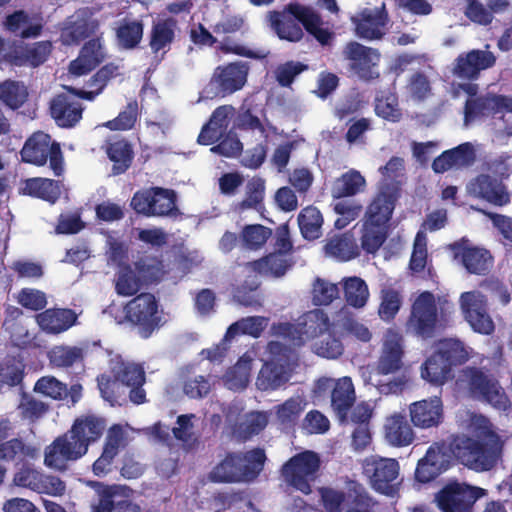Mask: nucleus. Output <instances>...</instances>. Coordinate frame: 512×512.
<instances>
[{
    "label": "nucleus",
    "mask_w": 512,
    "mask_h": 512,
    "mask_svg": "<svg viewBox=\"0 0 512 512\" xmlns=\"http://www.w3.org/2000/svg\"><path fill=\"white\" fill-rule=\"evenodd\" d=\"M365 177L356 169H350L337 177L331 186L333 199L354 197L366 188Z\"/></svg>",
    "instance_id": "58836bf2"
},
{
    "label": "nucleus",
    "mask_w": 512,
    "mask_h": 512,
    "mask_svg": "<svg viewBox=\"0 0 512 512\" xmlns=\"http://www.w3.org/2000/svg\"><path fill=\"white\" fill-rule=\"evenodd\" d=\"M37 448L27 444L21 438H12L0 444V462L19 466L37 456Z\"/></svg>",
    "instance_id": "37998d69"
},
{
    "label": "nucleus",
    "mask_w": 512,
    "mask_h": 512,
    "mask_svg": "<svg viewBox=\"0 0 512 512\" xmlns=\"http://www.w3.org/2000/svg\"><path fill=\"white\" fill-rule=\"evenodd\" d=\"M268 424V416L265 412L254 411L246 415L245 419L235 427V434L240 440L247 441L260 434Z\"/></svg>",
    "instance_id": "052dcab7"
},
{
    "label": "nucleus",
    "mask_w": 512,
    "mask_h": 512,
    "mask_svg": "<svg viewBox=\"0 0 512 512\" xmlns=\"http://www.w3.org/2000/svg\"><path fill=\"white\" fill-rule=\"evenodd\" d=\"M3 27L15 37L34 39L42 34L44 24L42 18H33L25 10H15L5 17Z\"/></svg>",
    "instance_id": "7c9ffc66"
},
{
    "label": "nucleus",
    "mask_w": 512,
    "mask_h": 512,
    "mask_svg": "<svg viewBox=\"0 0 512 512\" xmlns=\"http://www.w3.org/2000/svg\"><path fill=\"white\" fill-rule=\"evenodd\" d=\"M446 443L431 445L415 469V480L419 483H429L452 466V458Z\"/></svg>",
    "instance_id": "6ab92c4d"
},
{
    "label": "nucleus",
    "mask_w": 512,
    "mask_h": 512,
    "mask_svg": "<svg viewBox=\"0 0 512 512\" xmlns=\"http://www.w3.org/2000/svg\"><path fill=\"white\" fill-rule=\"evenodd\" d=\"M469 195L483 199L495 206L510 202V195L501 180L488 174H480L467 185Z\"/></svg>",
    "instance_id": "cd10ccee"
},
{
    "label": "nucleus",
    "mask_w": 512,
    "mask_h": 512,
    "mask_svg": "<svg viewBox=\"0 0 512 512\" xmlns=\"http://www.w3.org/2000/svg\"><path fill=\"white\" fill-rule=\"evenodd\" d=\"M269 348L275 356L265 362L259 372L257 385L261 390H276L286 384L296 366L290 349L278 342H270Z\"/></svg>",
    "instance_id": "1a4fd4ad"
},
{
    "label": "nucleus",
    "mask_w": 512,
    "mask_h": 512,
    "mask_svg": "<svg viewBox=\"0 0 512 512\" xmlns=\"http://www.w3.org/2000/svg\"><path fill=\"white\" fill-rule=\"evenodd\" d=\"M321 505L325 512H374L378 501L359 481L346 482V490L332 487L318 489Z\"/></svg>",
    "instance_id": "20e7f679"
},
{
    "label": "nucleus",
    "mask_w": 512,
    "mask_h": 512,
    "mask_svg": "<svg viewBox=\"0 0 512 512\" xmlns=\"http://www.w3.org/2000/svg\"><path fill=\"white\" fill-rule=\"evenodd\" d=\"M86 455L68 432L58 436L45 448L44 464L54 470L65 471L69 464Z\"/></svg>",
    "instance_id": "412c9836"
},
{
    "label": "nucleus",
    "mask_w": 512,
    "mask_h": 512,
    "mask_svg": "<svg viewBox=\"0 0 512 512\" xmlns=\"http://www.w3.org/2000/svg\"><path fill=\"white\" fill-rule=\"evenodd\" d=\"M384 429L387 442L394 447L408 446L415 438L414 431L406 416L400 413L387 418Z\"/></svg>",
    "instance_id": "ea45409f"
},
{
    "label": "nucleus",
    "mask_w": 512,
    "mask_h": 512,
    "mask_svg": "<svg viewBox=\"0 0 512 512\" xmlns=\"http://www.w3.org/2000/svg\"><path fill=\"white\" fill-rule=\"evenodd\" d=\"M106 426L105 418L88 413L77 417L68 433L70 438L87 454L89 446L102 437Z\"/></svg>",
    "instance_id": "b1692460"
},
{
    "label": "nucleus",
    "mask_w": 512,
    "mask_h": 512,
    "mask_svg": "<svg viewBox=\"0 0 512 512\" xmlns=\"http://www.w3.org/2000/svg\"><path fill=\"white\" fill-rule=\"evenodd\" d=\"M337 284L317 277L312 285V302L316 306H328L339 297Z\"/></svg>",
    "instance_id": "338daca9"
},
{
    "label": "nucleus",
    "mask_w": 512,
    "mask_h": 512,
    "mask_svg": "<svg viewBox=\"0 0 512 512\" xmlns=\"http://www.w3.org/2000/svg\"><path fill=\"white\" fill-rule=\"evenodd\" d=\"M61 186L57 180L33 177L24 180L22 193L55 204L61 197Z\"/></svg>",
    "instance_id": "e433bc0d"
},
{
    "label": "nucleus",
    "mask_w": 512,
    "mask_h": 512,
    "mask_svg": "<svg viewBox=\"0 0 512 512\" xmlns=\"http://www.w3.org/2000/svg\"><path fill=\"white\" fill-rule=\"evenodd\" d=\"M271 236L272 229L261 224L246 225L241 232L244 246L251 250L262 248Z\"/></svg>",
    "instance_id": "774afa93"
},
{
    "label": "nucleus",
    "mask_w": 512,
    "mask_h": 512,
    "mask_svg": "<svg viewBox=\"0 0 512 512\" xmlns=\"http://www.w3.org/2000/svg\"><path fill=\"white\" fill-rule=\"evenodd\" d=\"M375 113L389 122H399L402 119V111L399 108L398 97L390 91L382 92L375 99Z\"/></svg>",
    "instance_id": "680f3d73"
},
{
    "label": "nucleus",
    "mask_w": 512,
    "mask_h": 512,
    "mask_svg": "<svg viewBox=\"0 0 512 512\" xmlns=\"http://www.w3.org/2000/svg\"><path fill=\"white\" fill-rule=\"evenodd\" d=\"M180 32L178 20L172 16L160 17L152 21L148 34L151 52L161 59L171 50Z\"/></svg>",
    "instance_id": "4be33fe9"
},
{
    "label": "nucleus",
    "mask_w": 512,
    "mask_h": 512,
    "mask_svg": "<svg viewBox=\"0 0 512 512\" xmlns=\"http://www.w3.org/2000/svg\"><path fill=\"white\" fill-rule=\"evenodd\" d=\"M270 28L280 40L298 43L304 38V31L313 36L321 45H328L333 39V32L322 28L321 15L311 6L291 2L281 11H269Z\"/></svg>",
    "instance_id": "f257e3e1"
},
{
    "label": "nucleus",
    "mask_w": 512,
    "mask_h": 512,
    "mask_svg": "<svg viewBox=\"0 0 512 512\" xmlns=\"http://www.w3.org/2000/svg\"><path fill=\"white\" fill-rule=\"evenodd\" d=\"M87 349L79 346L57 345L48 351L49 363L54 368H84Z\"/></svg>",
    "instance_id": "4c0bfd02"
},
{
    "label": "nucleus",
    "mask_w": 512,
    "mask_h": 512,
    "mask_svg": "<svg viewBox=\"0 0 512 512\" xmlns=\"http://www.w3.org/2000/svg\"><path fill=\"white\" fill-rule=\"evenodd\" d=\"M496 63V56L489 50L473 49L460 53L453 63L452 73L455 77L474 81L477 80L482 71L493 67Z\"/></svg>",
    "instance_id": "aec40b11"
},
{
    "label": "nucleus",
    "mask_w": 512,
    "mask_h": 512,
    "mask_svg": "<svg viewBox=\"0 0 512 512\" xmlns=\"http://www.w3.org/2000/svg\"><path fill=\"white\" fill-rule=\"evenodd\" d=\"M434 353L439 355L440 358H443L452 368L468 360V353L464 344L456 339L439 340Z\"/></svg>",
    "instance_id": "4d7b16f0"
},
{
    "label": "nucleus",
    "mask_w": 512,
    "mask_h": 512,
    "mask_svg": "<svg viewBox=\"0 0 512 512\" xmlns=\"http://www.w3.org/2000/svg\"><path fill=\"white\" fill-rule=\"evenodd\" d=\"M21 160L37 167L44 166L49 160V166L55 176H61L64 172V157L57 141H52L51 136L43 131L34 132L29 136L21 151Z\"/></svg>",
    "instance_id": "39448f33"
},
{
    "label": "nucleus",
    "mask_w": 512,
    "mask_h": 512,
    "mask_svg": "<svg viewBox=\"0 0 512 512\" xmlns=\"http://www.w3.org/2000/svg\"><path fill=\"white\" fill-rule=\"evenodd\" d=\"M483 434L490 441V445L468 436H456L449 444L446 443V448L450 449L452 464L456 459L478 472L492 469L499 456V437L490 426L484 427Z\"/></svg>",
    "instance_id": "7ed1b4c3"
},
{
    "label": "nucleus",
    "mask_w": 512,
    "mask_h": 512,
    "mask_svg": "<svg viewBox=\"0 0 512 512\" xmlns=\"http://www.w3.org/2000/svg\"><path fill=\"white\" fill-rule=\"evenodd\" d=\"M125 445L126 438L122 426L119 424L112 425L107 431L102 453L92 465L93 473L98 477L110 473L113 470L115 458Z\"/></svg>",
    "instance_id": "c85d7f7f"
},
{
    "label": "nucleus",
    "mask_w": 512,
    "mask_h": 512,
    "mask_svg": "<svg viewBox=\"0 0 512 512\" xmlns=\"http://www.w3.org/2000/svg\"><path fill=\"white\" fill-rule=\"evenodd\" d=\"M342 55L348 61L349 70L359 79L369 82L379 78L377 67L381 54L377 49L357 41H349L344 46Z\"/></svg>",
    "instance_id": "4468645a"
},
{
    "label": "nucleus",
    "mask_w": 512,
    "mask_h": 512,
    "mask_svg": "<svg viewBox=\"0 0 512 512\" xmlns=\"http://www.w3.org/2000/svg\"><path fill=\"white\" fill-rule=\"evenodd\" d=\"M50 41H38L31 44L21 43L4 54L5 62L12 66L37 68L44 64L52 52Z\"/></svg>",
    "instance_id": "5701e85b"
},
{
    "label": "nucleus",
    "mask_w": 512,
    "mask_h": 512,
    "mask_svg": "<svg viewBox=\"0 0 512 512\" xmlns=\"http://www.w3.org/2000/svg\"><path fill=\"white\" fill-rule=\"evenodd\" d=\"M346 303L353 308H362L369 299L367 283L360 277H344L341 281Z\"/></svg>",
    "instance_id": "3c124183"
},
{
    "label": "nucleus",
    "mask_w": 512,
    "mask_h": 512,
    "mask_svg": "<svg viewBox=\"0 0 512 512\" xmlns=\"http://www.w3.org/2000/svg\"><path fill=\"white\" fill-rule=\"evenodd\" d=\"M379 298V317L387 322L392 321L398 314L402 305L401 291L391 285H386L381 288Z\"/></svg>",
    "instance_id": "6e6d98bb"
},
{
    "label": "nucleus",
    "mask_w": 512,
    "mask_h": 512,
    "mask_svg": "<svg viewBox=\"0 0 512 512\" xmlns=\"http://www.w3.org/2000/svg\"><path fill=\"white\" fill-rule=\"evenodd\" d=\"M387 229L386 225L364 220L361 235L362 249L369 254L377 252L387 238Z\"/></svg>",
    "instance_id": "13d9d810"
},
{
    "label": "nucleus",
    "mask_w": 512,
    "mask_h": 512,
    "mask_svg": "<svg viewBox=\"0 0 512 512\" xmlns=\"http://www.w3.org/2000/svg\"><path fill=\"white\" fill-rule=\"evenodd\" d=\"M325 250L329 255L342 261H349L359 255L356 241L348 232L330 238L325 245Z\"/></svg>",
    "instance_id": "603ef678"
},
{
    "label": "nucleus",
    "mask_w": 512,
    "mask_h": 512,
    "mask_svg": "<svg viewBox=\"0 0 512 512\" xmlns=\"http://www.w3.org/2000/svg\"><path fill=\"white\" fill-rule=\"evenodd\" d=\"M142 284L136 270H133L131 265L125 264L119 269L115 290L120 296H133L140 290Z\"/></svg>",
    "instance_id": "e2e57ef3"
},
{
    "label": "nucleus",
    "mask_w": 512,
    "mask_h": 512,
    "mask_svg": "<svg viewBox=\"0 0 512 512\" xmlns=\"http://www.w3.org/2000/svg\"><path fill=\"white\" fill-rule=\"evenodd\" d=\"M293 265L294 261L291 256L279 252H271L246 264L256 274L273 278L284 276Z\"/></svg>",
    "instance_id": "72a5a7b5"
},
{
    "label": "nucleus",
    "mask_w": 512,
    "mask_h": 512,
    "mask_svg": "<svg viewBox=\"0 0 512 512\" xmlns=\"http://www.w3.org/2000/svg\"><path fill=\"white\" fill-rule=\"evenodd\" d=\"M177 195L172 189L152 187L136 192L131 200V207L147 217L176 218L182 213L177 207Z\"/></svg>",
    "instance_id": "9b49d317"
},
{
    "label": "nucleus",
    "mask_w": 512,
    "mask_h": 512,
    "mask_svg": "<svg viewBox=\"0 0 512 512\" xmlns=\"http://www.w3.org/2000/svg\"><path fill=\"white\" fill-rule=\"evenodd\" d=\"M27 86L16 80H5L0 83V101L12 110H17L28 100Z\"/></svg>",
    "instance_id": "864d4df0"
},
{
    "label": "nucleus",
    "mask_w": 512,
    "mask_h": 512,
    "mask_svg": "<svg viewBox=\"0 0 512 512\" xmlns=\"http://www.w3.org/2000/svg\"><path fill=\"white\" fill-rule=\"evenodd\" d=\"M362 468L373 490L383 495H392L400 474V465L396 459L372 455L364 459Z\"/></svg>",
    "instance_id": "ddd939ff"
},
{
    "label": "nucleus",
    "mask_w": 512,
    "mask_h": 512,
    "mask_svg": "<svg viewBox=\"0 0 512 512\" xmlns=\"http://www.w3.org/2000/svg\"><path fill=\"white\" fill-rule=\"evenodd\" d=\"M421 376L432 384L443 385L453 377L452 367L447 364L443 358H440L439 355L433 352L423 363Z\"/></svg>",
    "instance_id": "de8ad7c7"
},
{
    "label": "nucleus",
    "mask_w": 512,
    "mask_h": 512,
    "mask_svg": "<svg viewBox=\"0 0 512 512\" xmlns=\"http://www.w3.org/2000/svg\"><path fill=\"white\" fill-rule=\"evenodd\" d=\"M485 492L483 488L465 483H451L438 493V506L443 512H471L474 503Z\"/></svg>",
    "instance_id": "dca6fc26"
},
{
    "label": "nucleus",
    "mask_w": 512,
    "mask_h": 512,
    "mask_svg": "<svg viewBox=\"0 0 512 512\" xmlns=\"http://www.w3.org/2000/svg\"><path fill=\"white\" fill-rule=\"evenodd\" d=\"M460 381L466 384L470 394L492 405L494 408L506 411L511 402L499 381L478 367H465L460 374Z\"/></svg>",
    "instance_id": "0eeeda50"
},
{
    "label": "nucleus",
    "mask_w": 512,
    "mask_h": 512,
    "mask_svg": "<svg viewBox=\"0 0 512 512\" xmlns=\"http://www.w3.org/2000/svg\"><path fill=\"white\" fill-rule=\"evenodd\" d=\"M77 96L66 93L55 95L49 103L52 119L60 128H72L82 119L84 107Z\"/></svg>",
    "instance_id": "393cba45"
},
{
    "label": "nucleus",
    "mask_w": 512,
    "mask_h": 512,
    "mask_svg": "<svg viewBox=\"0 0 512 512\" xmlns=\"http://www.w3.org/2000/svg\"><path fill=\"white\" fill-rule=\"evenodd\" d=\"M105 57L101 38H92L83 45L79 56L70 63L69 70L76 76L86 75L98 67Z\"/></svg>",
    "instance_id": "473e14b6"
},
{
    "label": "nucleus",
    "mask_w": 512,
    "mask_h": 512,
    "mask_svg": "<svg viewBox=\"0 0 512 512\" xmlns=\"http://www.w3.org/2000/svg\"><path fill=\"white\" fill-rule=\"evenodd\" d=\"M144 34L142 20L123 19L115 29L118 47L124 50H133L139 46Z\"/></svg>",
    "instance_id": "49530a36"
},
{
    "label": "nucleus",
    "mask_w": 512,
    "mask_h": 512,
    "mask_svg": "<svg viewBox=\"0 0 512 512\" xmlns=\"http://www.w3.org/2000/svg\"><path fill=\"white\" fill-rule=\"evenodd\" d=\"M36 323L46 334L58 335L77 321V314L69 308H49L35 316Z\"/></svg>",
    "instance_id": "2f4dec72"
},
{
    "label": "nucleus",
    "mask_w": 512,
    "mask_h": 512,
    "mask_svg": "<svg viewBox=\"0 0 512 512\" xmlns=\"http://www.w3.org/2000/svg\"><path fill=\"white\" fill-rule=\"evenodd\" d=\"M266 461L265 450L260 447L246 452H228L210 471L209 479L214 483L253 482L263 471Z\"/></svg>",
    "instance_id": "f03ea898"
},
{
    "label": "nucleus",
    "mask_w": 512,
    "mask_h": 512,
    "mask_svg": "<svg viewBox=\"0 0 512 512\" xmlns=\"http://www.w3.org/2000/svg\"><path fill=\"white\" fill-rule=\"evenodd\" d=\"M321 467L320 456L311 450H305L292 456L280 470L284 481L304 495L312 492V483L318 477Z\"/></svg>",
    "instance_id": "6e6552de"
},
{
    "label": "nucleus",
    "mask_w": 512,
    "mask_h": 512,
    "mask_svg": "<svg viewBox=\"0 0 512 512\" xmlns=\"http://www.w3.org/2000/svg\"><path fill=\"white\" fill-rule=\"evenodd\" d=\"M314 392L318 396L330 393L331 408L339 422H348L349 412L356 401V393L352 379L348 376L337 380L322 377L315 383Z\"/></svg>",
    "instance_id": "f8f14e48"
},
{
    "label": "nucleus",
    "mask_w": 512,
    "mask_h": 512,
    "mask_svg": "<svg viewBox=\"0 0 512 512\" xmlns=\"http://www.w3.org/2000/svg\"><path fill=\"white\" fill-rule=\"evenodd\" d=\"M460 302L464 318L475 332L489 335L494 331V322L487 311L486 303L480 297L474 292H464Z\"/></svg>",
    "instance_id": "a878e982"
},
{
    "label": "nucleus",
    "mask_w": 512,
    "mask_h": 512,
    "mask_svg": "<svg viewBox=\"0 0 512 512\" xmlns=\"http://www.w3.org/2000/svg\"><path fill=\"white\" fill-rule=\"evenodd\" d=\"M403 355L401 339L396 337L387 339L384 342L382 353L377 363L379 374L387 375L400 370L403 365Z\"/></svg>",
    "instance_id": "a18cd8bd"
},
{
    "label": "nucleus",
    "mask_w": 512,
    "mask_h": 512,
    "mask_svg": "<svg viewBox=\"0 0 512 512\" xmlns=\"http://www.w3.org/2000/svg\"><path fill=\"white\" fill-rule=\"evenodd\" d=\"M260 282L256 276L245 280L241 285L237 286L234 291V299L241 305L246 307H260L261 297L259 293Z\"/></svg>",
    "instance_id": "69168bd1"
},
{
    "label": "nucleus",
    "mask_w": 512,
    "mask_h": 512,
    "mask_svg": "<svg viewBox=\"0 0 512 512\" xmlns=\"http://www.w3.org/2000/svg\"><path fill=\"white\" fill-rule=\"evenodd\" d=\"M105 152L113 163L112 174L121 175L132 165L134 151L132 145L126 139H118L106 144Z\"/></svg>",
    "instance_id": "c03bdc74"
},
{
    "label": "nucleus",
    "mask_w": 512,
    "mask_h": 512,
    "mask_svg": "<svg viewBox=\"0 0 512 512\" xmlns=\"http://www.w3.org/2000/svg\"><path fill=\"white\" fill-rule=\"evenodd\" d=\"M330 325V319L323 310L314 309L307 312L302 321L297 324V333L299 334L297 344L301 345L308 340L323 335L329 330Z\"/></svg>",
    "instance_id": "f704fd0d"
},
{
    "label": "nucleus",
    "mask_w": 512,
    "mask_h": 512,
    "mask_svg": "<svg viewBox=\"0 0 512 512\" xmlns=\"http://www.w3.org/2000/svg\"><path fill=\"white\" fill-rule=\"evenodd\" d=\"M249 66L242 61L231 62L218 66L212 75L211 83L215 84L218 93L230 95L243 88L247 81Z\"/></svg>",
    "instance_id": "bb28decb"
},
{
    "label": "nucleus",
    "mask_w": 512,
    "mask_h": 512,
    "mask_svg": "<svg viewBox=\"0 0 512 512\" xmlns=\"http://www.w3.org/2000/svg\"><path fill=\"white\" fill-rule=\"evenodd\" d=\"M396 203V196L388 189L380 190L368 205L364 220L388 226Z\"/></svg>",
    "instance_id": "c9c22d12"
},
{
    "label": "nucleus",
    "mask_w": 512,
    "mask_h": 512,
    "mask_svg": "<svg viewBox=\"0 0 512 512\" xmlns=\"http://www.w3.org/2000/svg\"><path fill=\"white\" fill-rule=\"evenodd\" d=\"M126 320L137 326L139 335L147 339L160 328L161 311L156 297L148 292L136 295L124 306Z\"/></svg>",
    "instance_id": "9d476101"
},
{
    "label": "nucleus",
    "mask_w": 512,
    "mask_h": 512,
    "mask_svg": "<svg viewBox=\"0 0 512 512\" xmlns=\"http://www.w3.org/2000/svg\"><path fill=\"white\" fill-rule=\"evenodd\" d=\"M499 101H502V98L496 94L467 99L464 106V123L468 125L477 118L500 113Z\"/></svg>",
    "instance_id": "a19ab883"
},
{
    "label": "nucleus",
    "mask_w": 512,
    "mask_h": 512,
    "mask_svg": "<svg viewBox=\"0 0 512 512\" xmlns=\"http://www.w3.org/2000/svg\"><path fill=\"white\" fill-rule=\"evenodd\" d=\"M298 225L302 236L307 240H315L321 236L323 216L314 206L303 208L298 215Z\"/></svg>",
    "instance_id": "5fc2aeb1"
},
{
    "label": "nucleus",
    "mask_w": 512,
    "mask_h": 512,
    "mask_svg": "<svg viewBox=\"0 0 512 512\" xmlns=\"http://www.w3.org/2000/svg\"><path fill=\"white\" fill-rule=\"evenodd\" d=\"M355 35L364 40H381L390 22L385 3L380 7L363 8L351 18Z\"/></svg>",
    "instance_id": "f3484780"
},
{
    "label": "nucleus",
    "mask_w": 512,
    "mask_h": 512,
    "mask_svg": "<svg viewBox=\"0 0 512 512\" xmlns=\"http://www.w3.org/2000/svg\"><path fill=\"white\" fill-rule=\"evenodd\" d=\"M98 23L92 20L85 10L76 11L63 31L66 42L79 44L97 29Z\"/></svg>",
    "instance_id": "79ce46f5"
},
{
    "label": "nucleus",
    "mask_w": 512,
    "mask_h": 512,
    "mask_svg": "<svg viewBox=\"0 0 512 512\" xmlns=\"http://www.w3.org/2000/svg\"><path fill=\"white\" fill-rule=\"evenodd\" d=\"M91 486L97 492V502L92 504L93 512H115L118 496L120 495L121 487L118 485H105L100 482H91Z\"/></svg>",
    "instance_id": "bf43d9fd"
},
{
    "label": "nucleus",
    "mask_w": 512,
    "mask_h": 512,
    "mask_svg": "<svg viewBox=\"0 0 512 512\" xmlns=\"http://www.w3.org/2000/svg\"><path fill=\"white\" fill-rule=\"evenodd\" d=\"M134 269L143 284H157L166 274L164 261L157 256H145L134 262Z\"/></svg>",
    "instance_id": "8fccbe9b"
},
{
    "label": "nucleus",
    "mask_w": 512,
    "mask_h": 512,
    "mask_svg": "<svg viewBox=\"0 0 512 512\" xmlns=\"http://www.w3.org/2000/svg\"><path fill=\"white\" fill-rule=\"evenodd\" d=\"M443 328L434 294L429 291L422 292L412 303L406 322L407 331L422 340H429Z\"/></svg>",
    "instance_id": "423d86ee"
},
{
    "label": "nucleus",
    "mask_w": 512,
    "mask_h": 512,
    "mask_svg": "<svg viewBox=\"0 0 512 512\" xmlns=\"http://www.w3.org/2000/svg\"><path fill=\"white\" fill-rule=\"evenodd\" d=\"M449 250L454 260L459 261L470 274L486 275L493 266L494 258L491 252L486 248L472 245L466 238L451 243Z\"/></svg>",
    "instance_id": "2eb2a0df"
},
{
    "label": "nucleus",
    "mask_w": 512,
    "mask_h": 512,
    "mask_svg": "<svg viewBox=\"0 0 512 512\" xmlns=\"http://www.w3.org/2000/svg\"><path fill=\"white\" fill-rule=\"evenodd\" d=\"M409 415L417 428L437 427L443 421V402L438 396L413 402L409 405Z\"/></svg>",
    "instance_id": "c756f323"
},
{
    "label": "nucleus",
    "mask_w": 512,
    "mask_h": 512,
    "mask_svg": "<svg viewBox=\"0 0 512 512\" xmlns=\"http://www.w3.org/2000/svg\"><path fill=\"white\" fill-rule=\"evenodd\" d=\"M268 322L269 319L264 316L243 317L228 327L225 333V339L231 340L239 335H248L253 338H258L267 327Z\"/></svg>",
    "instance_id": "09e8293b"
},
{
    "label": "nucleus",
    "mask_w": 512,
    "mask_h": 512,
    "mask_svg": "<svg viewBox=\"0 0 512 512\" xmlns=\"http://www.w3.org/2000/svg\"><path fill=\"white\" fill-rule=\"evenodd\" d=\"M111 372L116 381L130 388L129 399L132 403L140 405L147 401L146 391L143 389L146 373L142 364L119 358L114 361Z\"/></svg>",
    "instance_id": "a211bd4d"
},
{
    "label": "nucleus",
    "mask_w": 512,
    "mask_h": 512,
    "mask_svg": "<svg viewBox=\"0 0 512 512\" xmlns=\"http://www.w3.org/2000/svg\"><path fill=\"white\" fill-rule=\"evenodd\" d=\"M308 70V64L301 61L288 60L275 68L274 77L279 86L289 88L299 75Z\"/></svg>",
    "instance_id": "0e129e2a"
}]
</instances>
